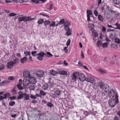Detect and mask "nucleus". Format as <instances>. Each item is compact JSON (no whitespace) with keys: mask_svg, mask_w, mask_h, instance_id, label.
<instances>
[{"mask_svg":"<svg viewBox=\"0 0 120 120\" xmlns=\"http://www.w3.org/2000/svg\"><path fill=\"white\" fill-rule=\"evenodd\" d=\"M13 60H14L12 61L14 65L18 63L19 61V59L18 58H15V59H13Z\"/></svg>","mask_w":120,"mask_h":120,"instance_id":"cd10ccee","label":"nucleus"},{"mask_svg":"<svg viewBox=\"0 0 120 120\" xmlns=\"http://www.w3.org/2000/svg\"><path fill=\"white\" fill-rule=\"evenodd\" d=\"M9 95V94L8 93H6L4 95V98L6 99L7 98V97H8Z\"/></svg>","mask_w":120,"mask_h":120,"instance_id":"864d4df0","label":"nucleus"},{"mask_svg":"<svg viewBox=\"0 0 120 120\" xmlns=\"http://www.w3.org/2000/svg\"><path fill=\"white\" fill-rule=\"evenodd\" d=\"M60 90H57L56 91L55 93L56 95H59L60 94Z\"/></svg>","mask_w":120,"mask_h":120,"instance_id":"37998d69","label":"nucleus"},{"mask_svg":"<svg viewBox=\"0 0 120 120\" xmlns=\"http://www.w3.org/2000/svg\"><path fill=\"white\" fill-rule=\"evenodd\" d=\"M31 112H34L36 111L37 110V109L36 108H31Z\"/></svg>","mask_w":120,"mask_h":120,"instance_id":"8fccbe9b","label":"nucleus"},{"mask_svg":"<svg viewBox=\"0 0 120 120\" xmlns=\"http://www.w3.org/2000/svg\"><path fill=\"white\" fill-rule=\"evenodd\" d=\"M94 78L89 76H87L86 78L85 81L91 83H92L93 82H94Z\"/></svg>","mask_w":120,"mask_h":120,"instance_id":"f8f14e48","label":"nucleus"},{"mask_svg":"<svg viewBox=\"0 0 120 120\" xmlns=\"http://www.w3.org/2000/svg\"><path fill=\"white\" fill-rule=\"evenodd\" d=\"M109 37L112 40L114 41L117 38L115 34H113L112 33L110 34L109 35Z\"/></svg>","mask_w":120,"mask_h":120,"instance_id":"6ab92c4d","label":"nucleus"},{"mask_svg":"<svg viewBox=\"0 0 120 120\" xmlns=\"http://www.w3.org/2000/svg\"><path fill=\"white\" fill-rule=\"evenodd\" d=\"M50 21L48 20L44 22L43 23L45 26L48 25L49 26Z\"/></svg>","mask_w":120,"mask_h":120,"instance_id":"7c9ffc66","label":"nucleus"},{"mask_svg":"<svg viewBox=\"0 0 120 120\" xmlns=\"http://www.w3.org/2000/svg\"><path fill=\"white\" fill-rule=\"evenodd\" d=\"M98 18L99 20L102 22L103 21V18L102 16L101 15H99L98 16Z\"/></svg>","mask_w":120,"mask_h":120,"instance_id":"c9c22d12","label":"nucleus"},{"mask_svg":"<svg viewBox=\"0 0 120 120\" xmlns=\"http://www.w3.org/2000/svg\"><path fill=\"white\" fill-rule=\"evenodd\" d=\"M49 73L51 75H52L53 76H54L57 75L58 73V72H57L55 71L54 70H52V71H50Z\"/></svg>","mask_w":120,"mask_h":120,"instance_id":"4be33fe9","label":"nucleus"},{"mask_svg":"<svg viewBox=\"0 0 120 120\" xmlns=\"http://www.w3.org/2000/svg\"><path fill=\"white\" fill-rule=\"evenodd\" d=\"M47 105L48 106V107H53V105L52 104V103L51 102H48L47 104Z\"/></svg>","mask_w":120,"mask_h":120,"instance_id":"4c0bfd02","label":"nucleus"},{"mask_svg":"<svg viewBox=\"0 0 120 120\" xmlns=\"http://www.w3.org/2000/svg\"><path fill=\"white\" fill-rule=\"evenodd\" d=\"M37 51H34V52H31V54L32 55L34 56H35V54L37 53Z\"/></svg>","mask_w":120,"mask_h":120,"instance_id":"13d9d810","label":"nucleus"},{"mask_svg":"<svg viewBox=\"0 0 120 120\" xmlns=\"http://www.w3.org/2000/svg\"><path fill=\"white\" fill-rule=\"evenodd\" d=\"M23 95L24 99L26 100H28L29 99V97L28 95L26 93H24Z\"/></svg>","mask_w":120,"mask_h":120,"instance_id":"393cba45","label":"nucleus"},{"mask_svg":"<svg viewBox=\"0 0 120 120\" xmlns=\"http://www.w3.org/2000/svg\"><path fill=\"white\" fill-rule=\"evenodd\" d=\"M106 93H109L110 90V87H109L108 84H105V86L104 89Z\"/></svg>","mask_w":120,"mask_h":120,"instance_id":"2eb2a0df","label":"nucleus"},{"mask_svg":"<svg viewBox=\"0 0 120 120\" xmlns=\"http://www.w3.org/2000/svg\"><path fill=\"white\" fill-rule=\"evenodd\" d=\"M97 84L98 87L100 89L104 90L105 86V84L103 82L101 81H99L97 82Z\"/></svg>","mask_w":120,"mask_h":120,"instance_id":"423d86ee","label":"nucleus"},{"mask_svg":"<svg viewBox=\"0 0 120 120\" xmlns=\"http://www.w3.org/2000/svg\"><path fill=\"white\" fill-rule=\"evenodd\" d=\"M110 13L112 14V16L113 18H115L116 17H117V15L116 14V12L114 11V10H110Z\"/></svg>","mask_w":120,"mask_h":120,"instance_id":"a211bd4d","label":"nucleus"},{"mask_svg":"<svg viewBox=\"0 0 120 120\" xmlns=\"http://www.w3.org/2000/svg\"><path fill=\"white\" fill-rule=\"evenodd\" d=\"M63 21V26L64 27V28H65L66 27H69V26H70L71 24L70 22L68 20H65L64 19H61Z\"/></svg>","mask_w":120,"mask_h":120,"instance_id":"39448f33","label":"nucleus"},{"mask_svg":"<svg viewBox=\"0 0 120 120\" xmlns=\"http://www.w3.org/2000/svg\"><path fill=\"white\" fill-rule=\"evenodd\" d=\"M114 41L115 43H116L118 44H120V40L117 37Z\"/></svg>","mask_w":120,"mask_h":120,"instance_id":"e433bc0d","label":"nucleus"},{"mask_svg":"<svg viewBox=\"0 0 120 120\" xmlns=\"http://www.w3.org/2000/svg\"><path fill=\"white\" fill-rule=\"evenodd\" d=\"M42 88L44 90H47L48 88V84H45L43 85Z\"/></svg>","mask_w":120,"mask_h":120,"instance_id":"a878e982","label":"nucleus"},{"mask_svg":"<svg viewBox=\"0 0 120 120\" xmlns=\"http://www.w3.org/2000/svg\"><path fill=\"white\" fill-rule=\"evenodd\" d=\"M106 30V29L105 28L104 26H103L102 27V31L104 32L105 33V30Z\"/></svg>","mask_w":120,"mask_h":120,"instance_id":"69168bd1","label":"nucleus"},{"mask_svg":"<svg viewBox=\"0 0 120 120\" xmlns=\"http://www.w3.org/2000/svg\"><path fill=\"white\" fill-rule=\"evenodd\" d=\"M59 74H60L61 75H65L66 76L68 74L66 71L63 70H62L61 71H59Z\"/></svg>","mask_w":120,"mask_h":120,"instance_id":"b1692460","label":"nucleus"},{"mask_svg":"<svg viewBox=\"0 0 120 120\" xmlns=\"http://www.w3.org/2000/svg\"><path fill=\"white\" fill-rule=\"evenodd\" d=\"M24 53L25 55L26 56H27L28 55L30 56L31 55L30 52L27 51L25 52Z\"/></svg>","mask_w":120,"mask_h":120,"instance_id":"ea45409f","label":"nucleus"},{"mask_svg":"<svg viewBox=\"0 0 120 120\" xmlns=\"http://www.w3.org/2000/svg\"><path fill=\"white\" fill-rule=\"evenodd\" d=\"M78 77L80 81H85L86 80V77L83 74L81 73L79 74Z\"/></svg>","mask_w":120,"mask_h":120,"instance_id":"9d476101","label":"nucleus"},{"mask_svg":"<svg viewBox=\"0 0 120 120\" xmlns=\"http://www.w3.org/2000/svg\"><path fill=\"white\" fill-rule=\"evenodd\" d=\"M86 12L87 13V20L88 21H91L90 17H93V13L92 11L90 10H87Z\"/></svg>","mask_w":120,"mask_h":120,"instance_id":"0eeeda50","label":"nucleus"},{"mask_svg":"<svg viewBox=\"0 0 120 120\" xmlns=\"http://www.w3.org/2000/svg\"><path fill=\"white\" fill-rule=\"evenodd\" d=\"M44 22L43 19H41L40 20H38V23L40 25L42 24L43 22Z\"/></svg>","mask_w":120,"mask_h":120,"instance_id":"79ce46f5","label":"nucleus"},{"mask_svg":"<svg viewBox=\"0 0 120 120\" xmlns=\"http://www.w3.org/2000/svg\"><path fill=\"white\" fill-rule=\"evenodd\" d=\"M55 22L53 21H51L49 22V26L50 27H55Z\"/></svg>","mask_w":120,"mask_h":120,"instance_id":"5701e85b","label":"nucleus"},{"mask_svg":"<svg viewBox=\"0 0 120 120\" xmlns=\"http://www.w3.org/2000/svg\"><path fill=\"white\" fill-rule=\"evenodd\" d=\"M109 97L111 98H113L116 96H118L117 93H116L115 91L113 90H111L109 93Z\"/></svg>","mask_w":120,"mask_h":120,"instance_id":"20e7f679","label":"nucleus"},{"mask_svg":"<svg viewBox=\"0 0 120 120\" xmlns=\"http://www.w3.org/2000/svg\"><path fill=\"white\" fill-rule=\"evenodd\" d=\"M27 60L28 59L26 57H23L20 60L21 63L22 64L24 63L27 61Z\"/></svg>","mask_w":120,"mask_h":120,"instance_id":"412c9836","label":"nucleus"},{"mask_svg":"<svg viewBox=\"0 0 120 120\" xmlns=\"http://www.w3.org/2000/svg\"><path fill=\"white\" fill-rule=\"evenodd\" d=\"M17 15L16 14L14 13H10L8 15L9 16H14L15 15Z\"/></svg>","mask_w":120,"mask_h":120,"instance_id":"09e8293b","label":"nucleus"},{"mask_svg":"<svg viewBox=\"0 0 120 120\" xmlns=\"http://www.w3.org/2000/svg\"><path fill=\"white\" fill-rule=\"evenodd\" d=\"M21 85L19 84H18L17 85V87L19 90H23V88L21 86Z\"/></svg>","mask_w":120,"mask_h":120,"instance_id":"2f4dec72","label":"nucleus"},{"mask_svg":"<svg viewBox=\"0 0 120 120\" xmlns=\"http://www.w3.org/2000/svg\"><path fill=\"white\" fill-rule=\"evenodd\" d=\"M64 29L65 31H66L65 34L68 36L71 35V30H70L69 27H66L65 28H64Z\"/></svg>","mask_w":120,"mask_h":120,"instance_id":"9b49d317","label":"nucleus"},{"mask_svg":"<svg viewBox=\"0 0 120 120\" xmlns=\"http://www.w3.org/2000/svg\"><path fill=\"white\" fill-rule=\"evenodd\" d=\"M11 92H12L13 94H15L16 93V91L15 90V89H13L11 90Z\"/></svg>","mask_w":120,"mask_h":120,"instance_id":"bf43d9fd","label":"nucleus"},{"mask_svg":"<svg viewBox=\"0 0 120 120\" xmlns=\"http://www.w3.org/2000/svg\"><path fill=\"white\" fill-rule=\"evenodd\" d=\"M35 88V87L34 85H30L29 87V89L30 90H34Z\"/></svg>","mask_w":120,"mask_h":120,"instance_id":"58836bf2","label":"nucleus"},{"mask_svg":"<svg viewBox=\"0 0 120 120\" xmlns=\"http://www.w3.org/2000/svg\"><path fill=\"white\" fill-rule=\"evenodd\" d=\"M116 26L118 27L119 29L120 30V24L119 23H117L115 24Z\"/></svg>","mask_w":120,"mask_h":120,"instance_id":"680f3d73","label":"nucleus"},{"mask_svg":"<svg viewBox=\"0 0 120 120\" xmlns=\"http://www.w3.org/2000/svg\"><path fill=\"white\" fill-rule=\"evenodd\" d=\"M94 13L96 16H97L98 15V13L96 10H95L94 11Z\"/></svg>","mask_w":120,"mask_h":120,"instance_id":"a18cd8bd","label":"nucleus"},{"mask_svg":"<svg viewBox=\"0 0 120 120\" xmlns=\"http://www.w3.org/2000/svg\"><path fill=\"white\" fill-rule=\"evenodd\" d=\"M113 3L116 7H120V0H112Z\"/></svg>","mask_w":120,"mask_h":120,"instance_id":"ddd939ff","label":"nucleus"},{"mask_svg":"<svg viewBox=\"0 0 120 120\" xmlns=\"http://www.w3.org/2000/svg\"><path fill=\"white\" fill-rule=\"evenodd\" d=\"M16 96H14L12 97H10L9 98V99H10L11 101H12V100H15L16 99Z\"/></svg>","mask_w":120,"mask_h":120,"instance_id":"de8ad7c7","label":"nucleus"},{"mask_svg":"<svg viewBox=\"0 0 120 120\" xmlns=\"http://www.w3.org/2000/svg\"><path fill=\"white\" fill-rule=\"evenodd\" d=\"M5 65L3 64H1L0 65V70L4 69L5 68Z\"/></svg>","mask_w":120,"mask_h":120,"instance_id":"49530a36","label":"nucleus"},{"mask_svg":"<svg viewBox=\"0 0 120 120\" xmlns=\"http://www.w3.org/2000/svg\"><path fill=\"white\" fill-rule=\"evenodd\" d=\"M31 2L33 3H34L36 4H38L39 3V1L38 0H31Z\"/></svg>","mask_w":120,"mask_h":120,"instance_id":"c03bdc74","label":"nucleus"},{"mask_svg":"<svg viewBox=\"0 0 120 120\" xmlns=\"http://www.w3.org/2000/svg\"><path fill=\"white\" fill-rule=\"evenodd\" d=\"M47 93V92H44L43 90H41L40 92V94L41 96H45Z\"/></svg>","mask_w":120,"mask_h":120,"instance_id":"c85d7f7f","label":"nucleus"},{"mask_svg":"<svg viewBox=\"0 0 120 120\" xmlns=\"http://www.w3.org/2000/svg\"><path fill=\"white\" fill-rule=\"evenodd\" d=\"M99 71L100 72L102 73H105L106 72V71L105 70L102 69H99Z\"/></svg>","mask_w":120,"mask_h":120,"instance_id":"603ef678","label":"nucleus"},{"mask_svg":"<svg viewBox=\"0 0 120 120\" xmlns=\"http://www.w3.org/2000/svg\"><path fill=\"white\" fill-rule=\"evenodd\" d=\"M38 76V77L41 78L44 75V72L40 70L36 74Z\"/></svg>","mask_w":120,"mask_h":120,"instance_id":"dca6fc26","label":"nucleus"},{"mask_svg":"<svg viewBox=\"0 0 120 120\" xmlns=\"http://www.w3.org/2000/svg\"><path fill=\"white\" fill-rule=\"evenodd\" d=\"M29 81L30 84H34L36 82V80L35 78L31 76L29 78Z\"/></svg>","mask_w":120,"mask_h":120,"instance_id":"6e6552de","label":"nucleus"},{"mask_svg":"<svg viewBox=\"0 0 120 120\" xmlns=\"http://www.w3.org/2000/svg\"><path fill=\"white\" fill-rule=\"evenodd\" d=\"M18 94L19 95V96L18 97L17 99L18 100L20 99L21 98L23 97V94H24V93H23L21 91H19L18 93Z\"/></svg>","mask_w":120,"mask_h":120,"instance_id":"4468645a","label":"nucleus"},{"mask_svg":"<svg viewBox=\"0 0 120 120\" xmlns=\"http://www.w3.org/2000/svg\"><path fill=\"white\" fill-rule=\"evenodd\" d=\"M14 78L13 77L11 76H9L8 78L9 80H14Z\"/></svg>","mask_w":120,"mask_h":120,"instance_id":"3c124183","label":"nucleus"},{"mask_svg":"<svg viewBox=\"0 0 120 120\" xmlns=\"http://www.w3.org/2000/svg\"><path fill=\"white\" fill-rule=\"evenodd\" d=\"M40 15H41L43 16H45L47 17H49V16H48V15L44 14H40Z\"/></svg>","mask_w":120,"mask_h":120,"instance_id":"0e129e2a","label":"nucleus"},{"mask_svg":"<svg viewBox=\"0 0 120 120\" xmlns=\"http://www.w3.org/2000/svg\"><path fill=\"white\" fill-rule=\"evenodd\" d=\"M102 46L104 48H105L108 46V45L107 42H105L103 43H102Z\"/></svg>","mask_w":120,"mask_h":120,"instance_id":"f704fd0d","label":"nucleus"},{"mask_svg":"<svg viewBox=\"0 0 120 120\" xmlns=\"http://www.w3.org/2000/svg\"><path fill=\"white\" fill-rule=\"evenodd\" d=\"M63 21H62V20H61V19L60 20V21L59 22L58 24H55V27L56 26H57L58 25H61L63 24Z\"/></svg>","mask_w":120,"mask_h":120,"instance_id":"72a5a7b5","label":"nucleus"},{"mask_svg":"<svg viewBox=\"0 0 120 120\" xmlns=\"http://www.w3.org/2000/svg\"><path fill=\"white\" fill-rule=\"evenodd\" d=\"M7 67L8 68H11L13 67L14 64L12 63V61H10L7 64Z\"/></svg>","mask_w":120,"mask_h":120,"instance_id":"aec40b11","label":"nucleus"},{"mask_svg":"<svg viewBox=\"0 0 120 120\" xmlns=\"http://www.w3.org/2000/svg\"><path fill=\"white\" fill-rule=\"evenodd\" d=\"M30 97L32 99H35L36 98V97L35 95H31Z\"/></svg>","mask_w":120,"mask_h":120,"instance_id":"6e6d98bb","label":"nucleus"},{"mask_svg":"<svg viewBox=\"0 0 120 120\" xmlns=\"http://www.w3.org/2000/svg\"><path fill=\"white\" fill-rule=\"evenodd\" d=\"M114 120H119L117 116H115L114 118Z\"/></svg>","mask_w":120,"mask_h":120,"instance_id":"774afa93","label":"nucleus"},{"mask_svg":"<svg viewBox=\"0 0 120 120\" xmlns=\"http://www.w3.org/2000/svg\"><path fill=\"white\" fill-rule=\"evenodd\" d=\"M78 65L82 67H83V64L82 63H81V62L80 61H79L78 62Z\"/></svg>","mask_w":120,"mask_h":120,"instance_id":"5fc2aeb1","label":"nucleus"},{"mask_svg":"<svg viewBox=\"0 0 120 120\" xmlns=\"http://www.w3.org/2000/svg\"><path fill=\"white\" fill-rule=\"evenodd\" d=\"M70 43V39L68 40L66 43V45L67 46H68L69 45Z\"/></svg>","mask_w":120,"mask_h":120,"instance_id":"4d7b16f0","label":"nucleus"},{"mask_svg":"<svg viewBox=\"0 0 120 120\" xmlns=\"http://www.w3.org/2000/svg\"><path fill=\"white\" fill-rule=\"evenodd\" d=\"M6 83V82L5 81H4L0 83V85L1 86H3Z\"/></svg>","mask_w":120,"mask_h":120,"instance_id":"052dcab7","label":"nucleus"},{"mask_svg":"<svg viewBox=\"0 0 120 120\" xmlns=\"http://www.w3.org/2000/svg\"><path fill=\"white\" fill-rule=\"evenodd\" d=\"M30 84L29 80L27 79H24L23 81V84L24 86H28Z\"/></svg>","mask_w":120,"mask_h":120,"instance_id":"f3484780","label":"nucleus"},{"mask_svg":"<svg viewBox=\"0 0 120 120\" xmlns=\"http://www.w3.org/2000/svg\"><path fill=\"white\" fill-rule=\"evenodd\" d=\"M53 5L52 4H51L49 7V8L50 9H52L53 8Z\"/></svg>","mask_w":120,"mask_h":120,"instance_id":"338daca9","label":"nucleus"},{"mask_svg":"<svg viewBox=\"0 0 120 120\" xmlns=\"http://www.w3.org/2000/svg\"><path fill=\"white\" fill-rule=\"evenodd\" d=\"M15 103V101H11L9 103V105L11 106H12L14 105Z\"/></svg>","mask_w":120,"mask_h":120,"instance_id":"a19ab883","label":"nucleus"},{"mask_svg":"<svg viewBox=\"0 0 120 120\" xmlns=\"http://www.w3.org/2000/svg\"><path fill=\"white\" fill-rule=\"evenodd\" d=\"M102 43L101 41H98L97 42V46L98 47H100L102 46Z\"/></svg>","mask_w":120,"mask_h":120,"instance_id":"473e14b6","label":"nucleus"},{"mask_svg":"<svg viewBox=\"0 0 120 120\" xmlns=\"http://www.w3.org/2000/svg\"><path fill=\"white\" fill-rule=\"evenodd\" d=\"M31 75L30 73L27 70L24 71L23 73V76L25 78H29Z\"/></svg>","mask_w":120,"mask_h":120,"instance_id":"1a4fd4ad","label":"nucleus"},{"mask_svg":"<svg viewBox=\"0 0 120 120\" xmlns=\"http://www.w3.org/2000/svg\"><path fill=\"white\" fill-rule=\"evenodd\" d=\"M72 79L73 81H76L77 79V77L74 73H73L71 76Z\"/></svg>","mask_w":120,"mask_h":120,"instance_id":"bb28decb","label":"nucleus"},{"mask_svg":"<svg viewBox=\"0 0 120 120\" xmlns=\"http://www.w3.org/2000/svg\"><path fill=\"white\" fill-rule=\"evenodd\" d=\"M118 102V96H116L114 98L110 100L109 102V105L111 107H114Z\"/></svg>","mask_w":120,"mask_h":120,"instance_id":"f257e3e1","label":"nucleus"},{"mask_svg":"<svg viewBox=\"0 0 120 120\" xmlns=\"http://www.w3.org/2000/svg\"><path fill=\"white\" fill-rule=\"evenodd\" d=\"M68 47H65L64 49V50L65 51L66 53H67L68 52V50L67 49Z\"/></svg>","mask_w":120,"mask_h":120,"instance_id":"e2e57ef3","label":"nucleus"},{"mask_svg":"<svg viewBox=\"0 0 120 120\" xmlns=\"http://www.w3.org/2000/svg\"><path fill=\"white\" fill-rule=\"evenodd\" d=\"M44 55H45L46 57H49L48 55H47L46 54H45L43 52H41L39 53L36 54V56L37 57V58L38 60L41 61L43 60V58L44 57Z\"/></svg>","mask_w":120,"mask_h":120,"instance_id":"7ed1b4c3","label":"nucleus"},{"mask_svg":"<svg viewBox=\"0 0 120 120\" xmlns=\"http://www.w3.org/2000/svg\"><path fill=\"white\" fill-rule=\"evenodd\" d=\"M34 18H31L29 16L27 17L25 16L20 17L18 19V21L20 22L24 21L25 22H26L27 21L33 20L34 19Z\"/></svg>","mask_w":120,"mask_h":120,"instance_id":"f03ea898","label":"nucleus"},{"mask_svg":"<svg viewBox=\"0 0 120 120\" xmlns=\"http://www.w3.org/2000/svg\"><path fill=\"white\" fill-rule=\"evenodd\" d=\"M111 46L112 48L116 49L118 47L117 45L115 43H112L111 44Z\"/></svg>","mask_w":120,"mask_h":120,"instance_id":"c756f323","label":"nucleus"}]
</instances>
